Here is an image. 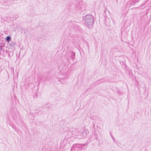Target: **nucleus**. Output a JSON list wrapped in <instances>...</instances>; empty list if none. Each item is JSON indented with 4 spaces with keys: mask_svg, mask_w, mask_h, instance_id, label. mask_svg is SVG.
Listing matches in <instances>:
<instances>
[{
    "mask_svg": "<svg viewBox=\"0 0 151 151\" xmlns=\"http://www.w3.org/2000/svg\"><path fill=\"white\" fill-rule=\"evenodd\" d=\"M0 49H1V50H2V49L1 48V47H0Z\"/></svg>",
    "mask_w": 151,
    "mask_h": 151,
    "instance_id": "0eeeda50",
    "label": "nucleus"
},
{
    "mask_svg": "<svg viewBox=\"0 0 151 151\" xmlns=\"http://www.w3.org/2000/svg\"><path fill=\"white\" fill-rule=\"evenodd\" d=\"M84 23L85 24L88 26V27H91L94 23V19L93 17L91 15L89 14L87 15L84 17Z\"/></svg>",
    "mask_w": 151,
    "mask_h": 151,
    "instance_id": "f257e3e1",
    "label": "nucleus"
},
{
    "mask_svg": "<svg viewBox=\"0 0 151 151\" xmlns=\"http://www.w3.org/2000/svg\"><path fill=\"white\" fill-rule=\"evenodd\" d=\"M110 135H111V137L112 138L113 140L114 141V140H115V139H114V137L113 136V135H112L111 134H110Z\"/></svg>",
    "mask_w": 151,
    "mask_h": 151,
    "instance_id": "423d86ee",
    "label": "nucleus"
},
{
    "mask_svg": "<svg viewBox=\"0 0 151 151\" xmlns=\"http://www.w3.org/2000/svg\"><path fill=\"white\" fill-rule=\"evenodd\" d=\"M75 7L77 9L83 12L86 10V5L82 1H80L76 4Z\"/></svg>",
    "mask_w": 151,
    "mask_h": 151,
    "instance_id": "f03ea898",
    "label": "nucleus"
},
{
    "mask_svg": "<svg viewBox=\"0 0 151 151\" xmlns=\"http://www.w3.org/2000/svg\"><path fill=\"white\" fill-rule=\"evenodd\" d=\"M11 40V37L9 36H8L6 37V40L9 42Z\"/></svg>",
    "mask_w": 151,
    "mask_h": 151,
    "instance_id": "39448f33",
    "label": "nucleus"
},
{
    "mask_svg": "<svg viewBox=\"0 0 151 151\" xmlns=\"http://www.w3.org/2000/svg\"><path fill=\"white\" fill-rule=\"evenodd\" d=\"M68 56H70L71 59L73 60V62H74L73 60L75 58V53L73 51H70L68 52Z\"/></svg>",
    "mask_w": 151,
    "mask_h": 151,
    "instance_id": "7ed1b4c3",
    "label": "nucleus"
},
{
    "mask_svg": "<svg viewBox=\"0 0 151 151\" xmlns=\"http://www.w3.org/2000/svg\"><path fill=\"white\" fill-rule=\"evenodd\" d=\"M52 106V105L49 103H47L46 104L45 106V108H51Z\"/></svg>",
    "mask_w": 151,
    "mask_h": 151,
    "instance_id": "20e7f679",
    "label": "nucleus"
}]
</instances>
